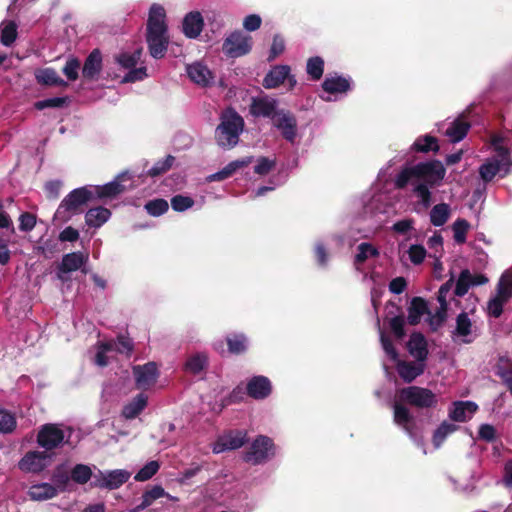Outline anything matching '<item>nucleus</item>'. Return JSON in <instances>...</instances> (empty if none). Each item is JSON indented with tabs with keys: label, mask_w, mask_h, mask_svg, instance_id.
Here are the masks:
<instances>
[{
	"label": "nucleus",
	"mask_w": 512,
	"mask_h": 512,
	"mask_svg": "<svg viewBox=\"0 0 512 512\" xmlns=\"http://www.w3.org/2000/svg\"><path fill=\"white\" fill-rule=\"evenodd\" d=\"M446 169L438 161L421 162L404 168L395 178L396 188H404L409 182L413 185V193L418 198V204L427 209L431 203V188L439 185L444 179Z\"/></svg>",
	"instance_id": "f257e3e1"
},
{
	"label": "nucleus",
	"mask_w": 512,
	"mask_h": 512,
	"mask_svg": "<svg viewBox=\"0 0 512 512\" xmlns=\"http://www.w3.org/2000/svg\"><path fill=\"white\" fill-rule=\"evenodd\" d=\"M166 13L163 6L154 3L149 10L147 22V44L150 55L155 59L164 57L169 44Z\"/></svg>",
	"instance_id": "f03ea898"
},
{
	"label": "nucleus",
	"mask_w": 512,
	"mask_h": 512,
	"mask_svg": "<svg viewBox=\"0 0 512 512\" xmlns=\"http://www.w3.org/2000/svg\"><path fill=\"white\" fill-rule=\"evenodd\" d=\"M492 147L494 155L479 167L480 177L485 182L491 181L498 174L501 177L506 176L512 166L509 140L501 136H493Z\"/></svg>",
	"instance_id": "7ed1b4c3"
},
{
	"label": "nucleus",
	"mask_w": 512,
	"mask_h": 512,
	"mask_svg": "<svg viewBox=\"0 0 512 512\" xmlns=\"http://www.w3.org/2000/svg\"><path fill=\"white\" fill-rule=\"evenodd\" d=\"M244 127L243 118L233 109H226L220 116V124L215 131L217 144L230 149L237 145Z\"/></svg>",
	"instance_id": "20e7f679"
},
{
	"label": "nucleus",
	"mask_w": 512,
	"mask_h": 512,
	"mask_svg": "<svg viewBox=\"0 0 512 512\" xmlns=\"http://www.w3.org/2000/svg\"><path fill=\"white\" fill-rule=\"evenodd\" d=\"M94 197V191L88 187L72 190L58 206L54 218L60 222L68 221L81 212L82 207Z\"/></svg>",
	"instance_id": "39448f33"
},
{
	"label": "nucleus",
	"mask_w": 512,
	"mask_h": 512,
	"mask_svg": "<svg viewBox=\"0 0 512 512\" xmlns=\"http://www.w3.org/2000/svg\"><path fill=\"white\" fill-rule=\"evenodd\" d=\"M380 333V341L383 350L385 351L386 355L393 361L396 362V369L399 374V376L405 381V382H412L414 379H416L418 376L423 374L425 370V363L416 360L415 362L410 361H400L398 359V353L396 349L394 348L392 342L390 339L385 335V333L379 329Z\"/></svg>",
	"instance_id": "423d86ee"
},
{
	"label": "nucleus",
	"mask_w": 512,
	"mask_h": 512,
	"mask_svg": "<svg viewBox=\"0 0 512 512\" xmlns=\"http://www.w3.org/2000/svg\"><path fill=\"white\" fill-rule=\"evenodd\" d=\"M72 432L71 427L62 424H45L38 432L37 442L45 450H52L64 443H69Z\"/></svg>",
	"instance_id": "0eeeda50"
},
{
	"label": "nucleus",
	"mask_w": 512,
	"mask_h": 512,
	"mask_svg": "<svg viewBox=\"0 0 512 512\" xmlns=\"http://www.w3.org/2000/svg\"><path fill=\"white\" fill-rule=\"evenodd\" d=\"M474 307L469 311H462L455 320V327L451 331L454 342L470 344L479 336V329L474 319Z\"/></svg>",
	"instance_id": "6e6552de"
},
{
	"label": "nucleus",
	"mask_w": 512,
	"mask_h": 512,
	"mask_svg": "<svg viewBox=\"0 0 512 512\" xmlns=\"http://www.w3.org/2000/svg\"><path fill=\"white\" fill-rule=\"evenodd\" d=\"M275 454L276 446L273 440L267 436L259 435L244 454V460L253 465H259L269 461Z\"/></svg>",
	"instance_id": "1a4fd4ad"
},
{
	"label": "nucleus",
	"mask_w": 512,
	"mask_h": 512,
	"mask_svg": "<svg viewBox=\"0 0 512 512\" xmlns=\"http://www.w3.org/2000/svg\"><path fill=\"white\" fill-rule=\"evenodd\" d=\"M352 79L350 77L335 74H328L323 83V94L320 98L326 102L337 101L351 90Z\"/></svg>",
	"instance_id": "9d476101"
},
{
	"label": "nucleus",
	"mask_w": 512,
	"mask_h": 512,
	"mask_svg": "<svg viewBox=\"0 0 512 512\" xmlns=\"http://www.w3.org/2000/svg\"><path fill=\"white\" fill-rule=\"evenodd\" d=\"M133 350V342L127 336H119L116 340L101 342L98 344L95 363L104 367L109 362L108 354L117 352L129 356Z\"/></svg>",
	"instance_id": "9b49d317"
},
{
	"label": "nucleus",
	"mask_w": 512,
	"mask_h": 512,
	"mask_svg": "<svg viewBox=\"0 0 512 512\" xmlns=\"http://www.w3.org/2000/svg\"><path fill=\"white\" fill-rule=\"evenodd\" d=\"M399 398L402 402L418 408H431L437 403V397L431 390L419 386L401 389Z\"/></svg>",
	"instance_id": "f8f14e48"
},
{
	"label": "nucleus",
	"mask_w": 512,
	"mask_h": 512,
	"mask_svg": "<svg viewBox=\"0 0 512 512\" xmlns=\"http://www.w3.org/2000/svg\"><path fill=\"white\" fill-rule=\"evenodd\" d=\"M280 135L289 143L294 144L298 138V121L296 116L287 109H281L271 121Z\"/></svg>",
	"instance_id": "ddd939ff"
},
{
	"label": "nucleus",
	"mask_w": 512,
	"mask_h": 512,
	"mask_svg": "<svg viewBox=\"0 0 512 512\" xmlns=\"http://www.w3.org/2000/svg\"><path fill=\"white\" fill-rule=\"evenodd\" d=\"M223 52L231 58L248 54L252 48V38L241 31H234L223 42Z\"/></svg>",
	"instance_id": "4468645a"
},
{
	"label": "nucleus",
	"mask_w": 512,
	"mask_h": 512,
	"mask_svg": "<svg viewBox=\"0 0 512 512\" xmlns=\"http://www.w3.org/2000/svg\"><path fill=\"white\" fill-rule=\"evenodd\" d=\"M130 476L131 473L125 469H116L111 471L97 470L93 476V482H91V484L94 487L114 490L126 483Z\"/></svg>",
	"instance_id": "2eb2a0df"
},
{
	"label": "nucleus",
	"mask_w": 512,
	"mask_h": 512,
	"mask_svg": "<svg viewBox=\"0 0 512 512\" xmlns=\"http://www.w3.org/2000/svg\"><path fill=\"white\" fill-rule=\"evenodd\" d=\"M132 188V177L128 172L120 173L113 181L97 186L94 189V195L99 198H113L126 190Z\"/></svg>",
	"instance_id": "dca6fc26"
},
{
	"label": "nucleus",
	"mask_w": 512,
	"mask_h": 512,
	"mask_svg": "<svg viewBox=\"0 0 512 512\" xmlns=\"http://www.w3.org/2000/svg\"><path fill=\"white\" fill-rule=\"evenodd\" d=\"M288 81L289 89H293L297 80L294 75H291V69L288 65H275L273 66L263 79V86L266 89H274L281 84Z\"/></svg>",
	"instance_id": "f3484780"
},
{
	"label": "nucleus",
	"mask_w": 512,
	"mask_h": 512,
	"mask_svg": "<svg viewBox=\"0 0 512 512\" xmlns=\"http://www.w3.org/2000/svg\"><path fill=\"white\" fill-rule=\"evenodd\" d=\"M453 287V278H450L438 290L437 301L439 308L434 314L429 315V324L433 330L438 329L447 319L448 303L447 297Z\"/></svg>",
	"instance_id": "a211bd4d"
},
{
	"label": "nucleus",
	"mask_w": 512,
	"mask_h": 512,
	"mask_svg": "<svg viewBox=\"0 0 512 512\" xmlns=\"http://www.w3.org/2000/svg\"><path fill=\"white\" fill-rule=\"evenodd\" d=\"M280 110L278 100L268 95L253 97L249 107L252 116L269 118L271 121Z\"/></svg>",
	"instance_id": "6ab92c4d"
},
{
	"label": "nucleus",
	"mask_w": 512,
	"mask_h": 512,
	"mask_svg": "<svg viewBox=\"0 0 512 512\" xmlns=\"http://www.w3.org/2000/svg\"><path fill=\"white\" fill-rule=\"evenodd\" d=\"M188 78L200 87H210L215 83L214 72L202 61H195L186 66Z\"/></svg>",
	"instance_id": "aec40b11"
},
{
	"label": "nucleus",
	"mask_w": 512,
	"mask_h": 512,
	"mask_svg": "<svg viewBox=\"0 0 512 512\" xmlns=\"http://www.w3.org/2000/svg\"><path fill=\"white\" fill-rule=\"evenodd\" d=\"M247 442V433L244 430L229 431L217 439L213 445V453L219 454L227 450H235Z\"/></svg>",
	"instance_id": "412c9836"
},
{
	"label": "nucleus",
	"mask_w": 512,
	"mask_h": 512,
	"mask_svg": "<svg viewBox=\"0 0 512 512\" xmlns=\"http://www.w3.org/2000/svg\"><path fill=\"white\" fill-rule=\"evenodd\" d=\"M393 410H394V422L398 426L402 427L404 429V431L409 435V437L411 439H413L414 442L418 446H422L423 441L421 438L417 437V435L414 431V427H415L414 418L411 415L409 409L407 407H405L404 405H402L401 403L395 402L393 405Z\"/></svg>",
	"instance_id": "4be33fe9"
},
{
	"label": "nucleus",
	"mask_w": 512,
	"mask_h": 512,
	"mask_svg": "<svg viewBox=\"0 0 512 512\" xmlns=\"http://www.w3.org/2000/svg\"><path fill=\"white\" fill-rule=\"evenodd\" d=\"M133 375L137 388L147 390L155 384L159 373L156 364L149 362L144 365L134 366Z\"/></svg>",
	"instance_id": "5701e85b"
},
{
	"label": "nucleus",
	"mask_w": 512,
	"mask_h": 512,
	"mask_svg": "<svg viewBox=\"0 0 512 512\" xmlns=\"http://www.w3.org/2000/svg\"><path fill=\"white\" fill-rule=\"evenodd\" d=\"M512 295V284L509 281L501 280L497 287V294L488 302V313L498 318L503 311L504 304Z\"/></svg>",
	"instance_id": "b1692460"
},
{
	"label": "nucleus",
	"mask_w": 512,
	"mask_h": 512,
	"mask_svg": "<svg viewBox=\"0 0 512 512\" xmlns=\"http://www.w3.org/2000/svg\"><path fill=\"white\" fill-rule=\"evenodd\" d=\"M88 261V255L83 252H72L65 254L58 266V278L65 281L66 274L77 271Z\"/></svg>",
	"instance_id": "393cba45"
},
{
	"label": "nucleus",
	"mask_w": 512,
	"mask_h": 512,
	"mask_svg": "<svg viewBox=\"0 0 512 512\" xmlns=\"http://www.w3.org/2000/svg\"><path fill=\"white\" fill-rule=\"evenodd\" d=\"M50 460L46 452L31 451L20 460L19 468L24 472H40L49 464Z\"/></svg>",
	"instance_id": "a878e982"
},
{
	"label": "nucleus",
	"mask_w": 512,
	"mask_h": 512,
	"mask_svg": "<svg viewBox=\"0 0 512 512\" xmlns=\"http://www.w3.org/2000/svg\"><path fill=\"white\" fill-rule=\"evenodd\" d=\"M487 282L488 279L483 274H472L468 269H464L457 279L454 293L461 297L468 292L470 287L483 285Z\"/></svg>",
	"instance_id": "bb28decb"
},
{
	"label": "nucleus",
	"mask_w": 512,
	"mask_h": 512,
	"mask_svg": "<svg viewBox=\"0 0 512 512\" xmlns=\"http://www.w3.org/2000/svg\"><path fill=\"white\" fill-rule=\"evenodd\" d=\"M203 27L204 19L199 11H191L184 16L182 21V31L187 38H198Z\"/></svg>",
	"instance_id": "cd10ccee"
},
{
	"label": "nucleus",
	"mask_w": 512,
	"mask_h": 512,
	"mask_svg": "<svg viewBox=\"0 0 512 512\" xmlns=\"http://www.w3.org/2000/svg\"><path fill=\"white\" fill-rule=\"evenodd\" d=\"M247 393L254 399H264L271 393L270 380L265 376H254L247 383Z\"/></svg>",
	"instance_id": "c85d7f7f"
},
{
	"label": "nucleus",
	"mask_w": 512,
	"mask_h": 512,
	"mask_svg": "<svg viewBox=\"0 0 512 512\" xmlns=\"http://www.w3.org/2000/svg\"><path fill=\"white\" fill-rule=\"evenodd\" d=\"M477 409V404L472 401H456L449 409V417L456 422H465L474 415Z\"/></svg>",
	"instance_id": "c756f323"
},
{
	"label": "nucleus",
	"mask_w": 512,
	"mask_h": 512,
	"mask_svg": "<svg viewBox=\"0 0 512 512\" xmlns=\"http://www.w3.org/2000/svg\"><path fill=\"white\" fill-rule=\"evenodd\" d=\"M372 193L368 200H364V213L371 215L384 213L387 205L386 195L378 189V184L373 187Z\"/></svg>",
	"instance_id": "7c9ffc66"
},
{
	"label": "nucleus",
	"mask_w": 512,
	"mask_h": 512,
	"mask_svg": "<svg viewBox=\"0 0 512 512\" xmlns=\"http://www.w3.org/2000/svg\"><path fill=\"white\" fill-rule=\"evenodd\" d=\"M408 351L416 360L424 362L428 356L427 342L420 333H413L407 344Z\"/></svg>",
	"instance_id": "2f4dec72"
},
{
	"label": "nucleus",
	"mask_w": 512,
	"mask_h": 512,
	"mask_svg": "<svg viewBox=\"0 0 512 512\" xmlns=\"http://www.w3.org/2000/svg\"><path fill=\"white\" fill-rule=\"evenodd\" d=\"M252 157H245L228 163L220 171L207 177L208 182L222 181L232 176L240 168L248 166L252 162Z\"/></svg>",
	"instance_id": "473e14b6"
},
{
	"label": "nucleus",
	"mask_w": 512,
	"mask_h": 512,
	"mask_svg": "<svg viewBox=\"0 0 512 512\" xmlns=\"http://www.w3.org/2000/svg\"><path fill=\"white\" fill-rule=\"evenodd\" d=\"M102 68V55L99 50H93L85 60L82 75L84 78L93 80L100 73Z\"/></svg>",
	"instance_id": "72a5a7b5"
},
{
	"label": "nucleus",
	"mask_w": 512,
	"mask_h": 512,
	"mask_svg": "<svg viewBox=\"0 0 512 512\" xmlns=\"http://www.w3.org/2000/svg\"><path fill=\"white\" fill-rule=\"evenodd\" d=\"M470 128V124L463 118H457L450 123L449 127L445 131V135L450 139L451 142L457 143L465 138Z\"/></svg>",
	"instance_id": "f704fd0d"
},
{
	"label": "nucleus",
	"mask_w": 512,
	"mask_h": 512,
	"mask_svg": "<svg viewBox=\"0 0 512 512\" xmlns=\"http://www.w3.org/2000/svg\"><path fill=\"white\" fill-rule=\"evenodd\" d=\"M111 217L109 209L104 207L91 208L86 212L85 222L89 227L99 228Z\"/></svg>",
	"instance_id": "c9c22d12"
},
{
	"label": "nucleus",
	"mask_w": 512,
	"mask_h": 512,
	"mask_svg": "<svg viewBox=\"0 0 512 512\" xmlns=\"http://www.w3.org/2000/svg\"><path fill=\"white\" fill-rule=\"evenodd\" d=\"M147 396L144 394H138L133 398L132 401L127 403L122 409V416L125 419L136 418L147 406Z\"/></svg>",
	"instance_id": "e433bc0d"
},
{
	"label": "nucleus",
	"mask_w": 512,
	"mask_h": 512,
	"mask_svg": "<svg viewBox=\"0 0 512 512\" xmlns=\"http://www.w3.org/2000/svg\"><path fill=\"white\" fill-rule=\"evenodd\" d=\"M57 495V489L48 483L36 484L30 487L29 496L33 500H48Z\"/></svg>",
	"instance_id": "4c0bfd02"
},
{
	"label": "nucleus",
	"mask_w": 512,
	"mask_h": 512,
	"mask_svg": "<svg viewBox=\"0 0 512 512\" xmlns=\"http://www.w3.org/2000/svg\"><path fill=\"white\" fill-rule=\"evenodd\" d=\"M38 83L50 86H66V82L59 77L52 68L39 69L35 72Z\"/></svg>",
	"instance_id": "58836bf2"
},
{
	"label": "nucleus",
	"mask_w": 512,
	"mask_h": 512,
	"mask_svg": "<svg viewBox=\"0 0 512 512\" xmlns=\"http://www.w3.org/2000/svg\"><path fill=\"white\" fill-rule=\"evenodd\" d=\"M428 313L427 303L421 298H414L408 310L407 320L409 324L416 325L421 317Z\"/></svg>",
	"instance_id": "ea45409f"
},
{
	"label": "nucleus",
	"mask_w": 512,
	"mask_h": 512,
	"mask_svg": "<svg viewBox=\"0 0 512 512\" xmlns=\"http://www.w3.org/2000/svg\"><path fill=\"white\" fill-rule=\"evenodd\" d=\"M450 206L446 203L435 205L430 211V222L436 227L443 226L450 217Z\"/></svg>",
	"instance_id": "a19ab883"
},
{
	"label": "nucleus",
	"mask_w": 512,
	"mask_h": 512,
	"mask_svg": "<svg viewBox=\"0 0 512 512\" xmlns=\"http://www.w3.org/2000/svg\"><path fill=\"white\" fill-rule=\"evenodd\" d=\"M379 256L378 249L370 243L363 242L358 245L357 252L355 255V265L357 269H360V265H362L365 261L371 258H376Z\"/></svg>",
	"instance_id": "79ce46f5"
},
{
	"label": "nucleus",
	"mask_w": 512,
	"mask_h": 512,
	"mask_svg": "<svg viewBox=\"0 0 512 512\" xmlns=\"http://www.w3.org/2000/svg\"><path fill=\"white\" fill-rule=\"evenodd\" d=\"M167 495V492L160 485H154L150 489L146 490L141 497V503L139 504V508H143L144 510L151 506L156 500Z\"/></svg>",
	"instance_id": "37998d69"
},
{
	"label": "nucleus",
	"mask_w": 512,
	"mask_h": 512,
	"mask_svg": "<svg viewBox=\"0 0 512 512\" xmlns=\"http://www.w3.org/2000/svg\"><path fill=\"white\" fill-rule=\"evenodd\" d=\"M1 43L10 46L17 37V24L12 20H5L0 25Z\"/></svg>",
	"instance_id": "c03bdc74"
},
{
	"label": "nucleus",
	"mask_w": 512,
	"mask_h": 512,
	"mask_svg": "<svg viewBox=\"0 0 512 512\" xmlns=\"http://www.w3.org/2000/svg\"><path fill=\"white\" fill-rule=\"evenodd\" d=\"M457 428H458V426L453 423H450L447 421L442 422L433 434V444H434L435 448H439L442 445V443L445 441V439L450 434L455 432L457 430Z\"/></svg>",
	"instance_id": "a18cd8bd"
},
{
	"label": "nucleus",
	"mask_w": 512,
	"mask_h": 512,
	"mask_svg": "<svg viewBox=\"0 0 512 512\" xmlns=\"http://www.w3.org/2000/svg\"><path fill=\"white\" fill-rule=\"evenodd\" d=\"M228 350L232 354H240L246 351L248 341L244 334H233L227 337Z\"/></svg>",
	"instance_id": "49530a36"
},
{
	"label": "nucleus",
	"mask_w": 512,
	"mask_h": 512,
	"mask_svg": "<svg viewBox=\"0 0 512 512\" xmlns=\"http://www.w3.org/2000/svg\"><path fill=\"white\" fill-rule=\"evenodd\" d=\"M95 473L92 472L91 467L84 464H77L72 470H71V478L74 482L78 484H85L90 479L93 480V476Z\"/></svg>",
	"instance_id": "de8ad7c7"
},
{
	"label": "nucleus",
	"mask_w": 512,
	"mask_h": 512,
	"mask_svg": "<svg viewBox=\"0 0 512 512\" xmlns=\"http://www.w3.org/2000/svg\"><path fill=\"white\" fill-rule=\"evenodd\" d=\"M141 54V49H137L131 53L123 52L116 57V61L121 67L130 70L137 65L141 58Z\"/></svg>",
	"instance_id": "09e8293b"
},
{
	"label": "nucleus",
	"mask_w": 512,
	"mask_h": 512,
	"mask_svg": "<svg viewBox=\"0 0 512 512\" xmlns=\"http://www.w3.org/2000/svg\"><path fill=\"white\" fill-rule=\"evenodd\" d=\"M207 355L205 353H196L188 358L185 364L187 371L197 374L207 365Z\"/></svg>",
	"instance_id": "8fccbe9b"
},
{
	"label": "nucleus",
	"mask_w": 512,
	"mask_h": 512,
	"mask_svg": "<svg viewBox=\"0 0 512 512\" xmlns=\"http://www.w3.org/2000/svg\"><path fill=\"white\" fill-rule=\"evenodd\" d=\"M306 72L313 80H319L324 72V61L321 57H311L307 61Z\"/></svg>",
	"instance_id": "3c124183"
},
{
	"label": "nucleus",
	"mask_w": 512,
	"mask_h": 512,
	"mask_svg": "<svg viewBox=\"0 0 512 512\" xmlns=\"http://www.w3.org/2000/svg\"><path fill=\"white\" fill-rule=\"evenodd\" d=\"M413 149L420 152L438 151L437 140L435 137L425 135L419 137L413 144Z\"/></svg>",
	"instance_id": "603ef678"
},
{
	"label": "nucleus",
	"mask_w": 512,
	"mask_h": 512,
	"mask_svg": "<svg viewBox=\"0 0 512 512\" xmlns=\"http://www.w3.org/2000/svg\"><path fill=\"white\" fill-rule=\"evenodd\" d=\"M160 464L158 461H150L146 463L135 475L134 479L139 482L151 479L159 470Z\"/></svg>",
	"instance_id": "864d4df0"
},
{
	"label": "nucleus",
	"mask_w": 512,
	"mask_h": 512,
	"mask_svg": "<svg viewBox=\"0 0 512 512\" xmlns=\"http://www.w3.org/2000/svg\"><path fill=\"white\" fill-rule=\"evenodd\" d=\"M469 223L465 219H457L453 225V237L456 243L463 244L466 241V234L469 230Z\"/></svg>",
	"instance_id": "5fc2aeb1"
},
{
	"label": "nucleus",
	"mask_w": 512,
	"mask_h": 512,
	"mask_svg": "<svg viewBox=\"0 0 512 512\" xmlns=\"http://www.w3.org/2000/svg\"><path fill=\"white\" fill-rule=\"evenodd\" d=\"M168 202L164 199H154L145 204V209L151 216H161L168 211Z\"/></svg>",
	"instance_id": "6e6d98bb"
},
{
	"label": "nucleus",
	"mask_w": 512,
	"mask_h": 512,
	"mask_svg": "<svg viewBox=\"0 0 512 512\" xmlns=\"http://www.w3.org/2000/svg\"><path fill=\"white\" fill-rule=\"evenodd\" d=\"M405 254H407L408 259L412 264L420 265L424 261L427 252L422 245L413 244L407 249Z\"/></svg>",
	"instance_id": "4d7b16f0"
},
{
	"label": "nucleus",
	"mask_w": 512,
	"mask_h": 512,
	"mask_svg": "<svg viewBox=\"0 0 512 512\" xmlns=\"http://www.w3.org/2000/svg\"><path fill=\"white\" fill-rule=\"evenodd\" d=\"M194 205V200L189 196L176 195L171 198V207L174 211L183 212Z\"/></svg>",
	"instance_id": "13d9d810"
},
{
	"label": "nucleus",
	"mask_w": 512,
	"mask_h": 512,
	"mask_svg": "<svg viewBox=\"0 0 512 512\" xmlns=\"http://www.w3.org/2000/svg\"><path fill=\"white\" fill-rule=\"evenodd\" d=\"M174 161L175 158L168 155L165 159L156 162L153 167L148 170V174L152 177L161 175L172 167Z\"/></svg>",
	"instance_id": "bf43d9fd"
},
{
	"label": "nucleus",
	"mask_w": 512,
	"mask_h": 512,
	"mask_svg": "<svg viewBox=\"0 0 512 512\" xmlns=\"http://www.w3.org/2000/svg\"><path fill=\"white\" fill-rule=\"evenodd\" d=\"M16 426V420L13 414L4 409H0V432H11Z\"/></svg>",
	"instance_id": "052dcab7"
},
{
	"label": "nucleus",
	"mask_w": 512,
	"mask_h": 512,
	"mask_svg": "<svg viewBox=\"0 0 512 512\" xmlns=\"http://www.w3.org/2000/svg\"><path fill=\"white\" fill-rule=\"evenodd\" d=\"M79 69L80 62L76 58H69L63 68V73L70 81H75L78 78Z\"/></svg>",
	"instance_id": "680f3d73"
},
{
	"label": "nucleus",
	"mask_w": 512,
	"mask_h": 512,
	"mask_svg": "<svg viewBox=\"0 0 512 512\" xmlns=\"http://www.w3.org/2000/svg\"><path fill=\"white\" fill-rule=\"evenodd\" d=\"M275 164L276 161L274 159L261 157L257 160L254 171L259 175H266L275 167Z\"/></svg>",
	"instance_id": "e2e57ef3"
},
{
	"label": "nucleus",
	"mask_w": 512,
	"mask_h": 512,
	"mask_svg": "<svg viewBox=\"0 0 512 512\" xmlns=\"http://www.w3.org/2000/svg\"><path fill=\"white\" fill-rule=\"evenodd\" d=\"M147 77L146 68L145 67H139V68H132L128 71V73L122 78V83H130V82H136L141 81Z\"/></svg>",
	"instance_id": "0e129e2a"
},
{
	"label": "nucleus",
	"mask_w": 512,
	"mask_h": 512,
	"mask_svg": "<svg viewBox=\"0 0 512 512\" xmlns=\"http://www.w3.org/2000/svg\"><path fill=\"white\" fill-rule=\"evenodd\" d=\"M284 49H285L284 39L279 35H275L273 38V42L271 45L270 54H269L268 59L270 61L274 60L277 56H279L280 54L283 53Z\"/></svg>",
	"instance_id": "69168bd1"
},
{
	"label": "nucleus",
	"mask_w": 512,
	"mask_h": 512,
	"mask_svg": "<svg viewBox=\"0 0 512 512\" xmlns=\"http://www.w3.org/2000/svg\"><path fill=\"white\" fill-rule=\"evenodd\" d=\"M19 221H20L19 229L21 231H25V232H29V231L33 230V228L35 227V224H36L35 216L33 214L27 213V212L20 215Z\"/></svg>",
	"instance_id": "338daca9"
},
{
	"label": "nucleus",
	"mask_w": 512,
	"mask_h": 512,
	"mask_svg": "<svg viewBox=\"0 0 512 512\" xmlns=\"http://www.w3.org/2000/svg\"><path fill=\"white\" fill-rule=\"evenodd\" d=\"M262 19L258 14H250L243 20V27L247 31H256L260 28Z\"/></svg>",
	"instance_id": "774afa93"
}]
</instances>
